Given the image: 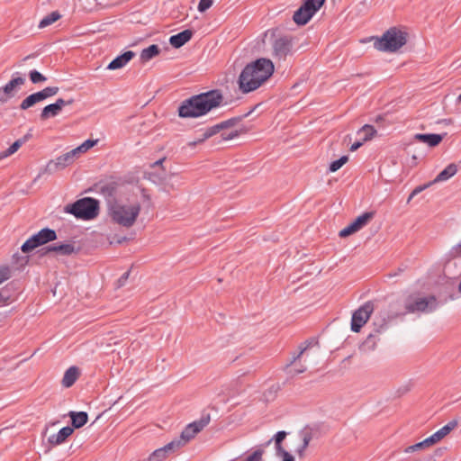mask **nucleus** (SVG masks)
Returning a JSON list of instances; mask_svg holds the SVG:
<instances>
[{
    "label": "nucleus",
    "instance_id": "obj_1",
    "mask_svg": "<svg viewBox=\"0 0 461 461\" xmlns=\"http://www.w3.org/2000/svg\"><path fill=\"white\" fill-rule=\"evenodd\" d=\"M115 188L110 185L102 186L101 194L106 198L108 204V211L112 220L126 228L134 225L140 212V204L135 203H122L115 199Z\"/></svg>",
    "mask_w": 461,
    "mask_h": 461
},
{
    "label": "nucleus",
    "instance_id": "obj_2",
    "mask_svg": "<svg viewBox=\"0 0 461 461\" xmlns=\"http://www.w3.org/2000/svg\"><path fill=\"white\" fill-rule=\"evenodd\" d=\"M222 103L223 95L220 90L201 93L182 102L178 107V115L182 118L200 117L221 106Z\"/></svg>",
    "mask_w": 461,
    "mask_h": 461
},
{
    "label": "nucleus",
    "instance_id": "obj_3",
    "mask_svg": "<svg viewBox=\"0 0 461 461\" xmlns=\"http://www.w3.org/2000/svg\"><path fill=\"white\" fill-rule=\"evenodd\" d=\"M274 72L273 62L265 58L248 64L239 77V87L242 93L258 89Z\"/></svg>",
    "mask_w": 461,
    "mask_h": 461
},
{
    "label": "nucleus",
    "instance_id": "obj_4",
    "mask_svg": "<svg viewBox=\"0 0 461 461\" xmlns=\"http://www.w3.org/2000/svg\"><path fill=\"white\" fill-rule=\"evenodd\" d=\"M407 36L406 32L392 27L375 40L374 46L380 51L394 52L406 44Z\"/></svg>",
    "mask_w": 461,
    "mask_h": 461
},
{
    "label": "nucleus",
    "instance_id": "obj_5",
    "mask_svg": "<svg viewBox=\"0 0 461 461\" xmlns=\"http://www.w3.org/2000/svg\"><path fill=\"white\" fill-rule=\"evenodd\" d=\"M66 212L77 219L93 220L99 213V202L92 197H84L67 205Z\"/></svg>",
    "mask_w": 461,
    "mask_h": 461
},
{
    "label": "nucleus",
    "instance_id": "obj_6",
    "mask_svg": "<svg viewBox=\"0 0 461 461\" xmlns=\"http://www.w3.org/2000/svg\"><path fill=\"white\" fill-rule=\"evenodd\" d=\"M57 239V233L54 230L44 228L30 237L21 247L23 253H30L36 248L45 245L48 242Z\"/></svg>",
    "mask_w": 461,
    "mask_h": 461
},
{
    "label": "nucleus",
    "instance_id": "obj_7",
    "mask_svg": "<svg viewBox=\"0 0 461 461\" xmlns=\"http://www.w3.org/2000/svg\"><path fill=\"white\" fill-rule=\"evenodd\" d=\"M438 307L437 298L433 295L428 297L410 298L405 303L407 312H431Z\"/></svg>",
    "mask_w": 461,
    "mask_h": 461
},
{
    "label": "nucleus",
    "instance_id": "obj_8",
    "mask_svg": "<svg viewBox=\"0 0 461 461\" xmlns=\"http://www.w3.org/2000/svg\"><path fill=\"white\" fill-rule=\"evenodd\" d=\"M24 83L25 77L20 76L18 72L14 73L12 79L4 86L0 87V105L7 103L11 98L15 96Z\"/></svg>",
    "mask_w": 461,
    "mask_h": 461
},
{
    "label": "nucleus",
    "instance_id": "obj_9",
    "mask_svg": "<svg viewBox=\"0 0 461 461\" xmlns=\"http://www.w3.org/2000/svg\"><path fill=\"white\" fill-rule=\"evenodd\" d=\"M373 312L374 304L372 302H366L356 310L351 318V330L354 332H359L361 328L369 320Z\"/></svg>",
    "mask_w": 461,
    "mask_h": 461
},
{
    "label": "nucleus",
    "instance_id": "obj_10",
    "mask_svg": "<svg viewBox=\"0 0 461 461\" xmlns=\"http://www.w3.org/2000/svg\"><path fill=\"white\" fill-rule=\"evenodd\" d=\"M294 43L291 36H281L272 43L273 57L278 60H285L294 53Z\"/></svg>",
    "mask_w": 461,
    "mask_h": 461
},
{
    "label": "nucleus",
    "instance_id": "obj_11",
    "mask_svg": "<svg viewBox=\"0 0 461 461\" xmlns=\"http://www.w3.org/2000/svg\"><path fill=\"white\" fill-rule=\"evenodd\" d=\"M209 422V418L207 420H200L198 421H194L188 424L185 429L182 431L180 437L172 440L174 443H177V448L179 449L181 447L185 446L188 441H190L194 436L200 432Z\"/></svg>",
    "mask_w": 461,
    "mask_h": 461
},
{
    "label": "nucleus",
    "instance_id": "obj_12",
    "mask_svg": "<svg viewBox=\"0 0 461 461\" xmlns=\"http://www.w3.org/2000/svg\"><path fill=\"white\" fill-rule=\"evenodd\" d=\"M78 157V154L73 149L72 150L58 157L54 160H50L44 168V172L53 174L58 170L64 169L66 167L71 165Z\"/></svg>",
    "mask_w": 461,
    "mask_h": 461
},
{
    "label": "nucleus",
    "instance_id": "obj_13",
    "mask_svg": "<svg viewBox=\"0 0 461 461\" xmlns=\"http://www.w3.org/2000/svg\"><path fill=\"white\" fill-rule=\"evenodd\" d=\"M373 216L374 213L371 212H365L359 215L353 222H351L349 225H348L346 228L342 229L339 231V237L345 238L360 230L368 223V221L373 218Z\"/></svg>",
    "mask_w": 461,
    "mask_h": 461
},
{
    "label": "nucleus",
    "instance_id": "obj_14",
    "mask_svg": "<svg viewBox=\"0 0 461 461\" xmlns=\"http://www.w3.org/2000/svg\"><path fill=\"white\" fill-rule=\"evenodd\" d=\"M239 121L240 118H231L227 121L221 122L218 124H215L212 127H209L203 131H201V133L197 137V142H203L204 140L214 136L221 131L234 126Z\"/></svg>",
    "mask_w": 461,
    "mask_h": 461
},
{
    "label": "nucleus",
    "instance_id": "obj_15",
    "mask_svg": "<svg viewBox=\"0 0 461 461\" xmlns=\"http://www.w3.org/2000/svg\"><path fill=\"white\" fill-rule=\"evenodd\" d=\"M73 103V99L65 100L62 98H59L56 100L55 103L46 105L42 109L40 117L41 120H47L49 118L55 117L59 114L64 106L70 105Z\"/></svg>",
    "mask_w": 461,
    "mask_h": 461
},
{
    "label": "nucleus",
    "instance_id": "obj_16",
    "mask_svg": "<svg viewBox=\"0 0 461 461\" xmlns=\"http://www.w3.org/2000/svg\"><path fill=\"white\" fill-rule=\"evenodd\" d=\"M374 327H375V332H371L366 339V340L363 343V347L366 348L368 349H374L376 341H377V335L383 332L386 329L387 322L384 318H381L379 320L375 319L374 321Z\"/></svg>",
    "mask_w": 461,
    "mask_h": 461
},
{
    "label": "nucleus",
    "instance_id": "obj_17",
    "mask_svg": "<svg viewBox=\"0 0 461 461\" xmlns=\"http://www.w3.org/2000/svg\"><path fill=\"white\" fill-rule=\"evenodd\" d=\"M316 13L313 8L308 6V5L303 4L299 9L294 12L293 19L296 24L304 25Z\"/></svg>",
    "mask_w": 461,
    "mask_h": 461
},
{
    "label": "nucleus",
    "instance_id": "obj_18",
    "mask_svg": "<svg viewBox=\"0 0 461 461\" xmlns=\"http://www.w3.org/2000/svg\"><path fill=\"white\" fill-rule=\"evenodd\" d=\"M177 449V443L171 441L164 447L153 451L149 457V461H162L167 456L168 454L174 453Z\"/></svg>",
    "mask_w": 461,
    "mask_h": 461
},
{
    "label": "nucleus",
    "instance_id": "obj_19",
    "mask_svg": "<svg viewBox=\"0 0 461 461\" xmlns=\"http://www.w3.org/2000/svg\"><path fill=\"white\" fill-rule=\"evenodd\" d=\"M47 252H56L62 256H70L77 253L78 248H76L75 243H63V244H52L46 248Z\"/></svg>",
    "mask_w": 461,
    "mask_h": 461
},
{
    "label": "nucleus",
    "instance_id": "obj_20",
    "mask_svg": "<svg viewBox=\"0 0 461 461\" xmlns=\"http://www.w3.org/2000/svg\"><path fill=\"white\" fill-rule=\"evenodd\" d=\"M134 52L131 50L125 51L122 55L113 59L107 66V69L115 70L123 68L133 57Z\"/></svg>",
    "mask_w": 461,
    "mask_h": 461
},
{
    "label": "nucleus",
    "instance_id": "obj_21",
    "mask_svg": "<svg viewBox=\"0 0 461 461\" xmlns=\"http://www.w3.org/2000/svg\"><path fill=\"white\" fill-rule=\"evenodd\" d=\"M413 139L428 144L429 147H436L443 140V135L437 133H416Z\"/></svg>",
    "mask_w": 461,
    "mask_h": 461
},
{
    "label": "nucleus",
    "instance_id": "obj_22",
    "mask_svg": "<svg viewBox=\"0 0 461 461\" xmlns=\"http://www.w3.org/2000/svg\"><path fill=\"white\" fill-rule=\"evenodd\" d=\"M74 429L69 426H66L59 429V431L56 434H53L49 437L48 440L50 444L53 446H58L66 441V439L73 433Z\"/></svg>",
    "mask_w": 461,
    "mask_h": 461
},
{
    "label": "nucleus",
    "instance_id": "obj_23",
    "mask_svg": "<svg viewBox=\"0 0 461 461\" xmlns=\"http://www.w3.org/2000/svg\"><path fill=\"white\" fill-rule=\"evenodd\" d=\"M193 36V32L191 30H185L177 34L172 35L169 38V43L174 48H180L184 46L186 42H188Z\"/></svg>",
    "mask_w": 461,
    "mask_h": 461
},
{
    "label": "nucleus",
    "instance_id": "obj_24",
    "mask_svg": "<svg viewBox=\"0 0 461 461\" xmlns=\"http://www.w3.org/2000/svg\"><path fill=\"white\" fill-rule=\"evenodd\" d=\"M299 435L302 439V444L295 449V453L300 458H303L304 456V452L312 438V435L308 429L301 430Z\"/></svg>",
    "mask_w": 461,
    "mask_h": 461
},
{
    "label": "nucleus",
    "instance_id": "obj_25",
    "mask_svg": "<svg viewBox=\"0 0 461 461\" xmlns=\"http://www.w3.org/2000/svg\"><path fill=\"white\" fill-rule=\"evenodd\" d=\"M79 375V369L73 366H70L64 374L62 378V385L66 388L72 386Z\"/></svg>",
    "mask_w": 461,
    "mask_h": 461
},
{
    "label": "nucleus",
    "instance_id": "obj_26",
    "mask_svg": "<svg viewBox=\"0 0 461 461\" xmlns=\"http://www.w3.org/2000/svg\"><path fill=\"white\" fill-rule=\"evenodd\" d=\"M68 416L71 419L73 429L83 427L88 420V415L86 411H69Z\"/></svg>",
    "mask_w": 461,
    "mask_h": 461
},
{
    "label": "nucleus",
    "instance_id": "obj_27",
    "mask_svg": "<svg viewBox=\"0 0 461 461\" xmlns=\"http://www.w3.org/2000/svg\"><path fill=\"white\" fill-rule=\"evenodd\" d=\"M457 172V167L456 164L451 163L445 167L432 181V183L443 182L448 180L450 177L455 176Z\"/></svg>",
    "mask_w": 461,
    "mask_h": 461
},
{
    "label": "nucleus",
    "instance_id": "obj_28",
    "mask_svg": "<svg viewBox=\"0 0 461 461\" xmlns=\"http://www.w3.org/2000/svg\"><path fill=\"white\" fill-rule=\"evenodd\" d=\"M160 52V49L158 45L156 44H152L150 46H149L148 48H145L141 50L140 52V60L142 62H147L149 60H150L151 59L155 58L156 56H158Z\"/></svg>",
    "mask_w": 461,
    "mask_h": 461
},
{
    "label": "nucleus",
    "instance_id": "obj_29",
    "mask_svg": "<svg viewBox=\"0 0 461 461\" xmlns=\"http://www.w3.org/2000/svg\"><path fill=\"white\" fill-rule=\"evenodd\" d=\"M376 133L375 129L374 126L369 124H365L361 129H359L357 132V135L359 140H362V142H366L370 140L374 135Z\"/></svg>",
    "mask_w": 461,
    "mask_h": 461
},
{
    "label": "nucleus",
    "instance_id": "obj_30",
    "mask_svg": "<svg viewBox=\"0 0 461 461\" xmlns=\"http://www.w3.org/2000/svg\"><path fill=\"white\" fill-rule=\"evenodd\" d=\"M59 18L60 14L59 12H52L50 14L46 15L43 19H41V21L39 23V28H45L58 21Z\"/></svg>",
    "mask_w": 461,
    "mask_h": 461
},
{
    "label": "nucleus",
    "instance_id": "obj_31",
    "mask_svg": "<svg viewBox=\"0 0 461 461\" xmlns=\"http://www.w3.org/2000/svg\"><path fill=\"white\" fill-rule=\"evenodd\" d=\"M12 302V293L10 288L3 287L0 289V307L9 304Z\"/></svg>",
    "mask_w": 461,
    "mask_h": 461
},
{
    "label": "nucleus",
    "instance_id": "obj_32",
    "mask_svg": "<svg viewBox=\"0 0 461 461\" xmlns=\"http://www.w3.org/2000/svg\"><path fill=\"white\" fill-rule=\"evenodd\" d=\"M286 432L284 430L278 431L272 439H270L267 444H270V442L274 439L275 440V447L276 452L284 449L282 447V441L285 438Z\"/></svg>",
    "mask_w": 461,
    "mask_h": 461
},
{
    "label": "nucleus",
    "instance_id": "obj_33",
    "mask_svg": "<svg viewBox=\"0 0 461 461\" xmlns=\"http://www.w3.org/2000/svg\"><path fill=\"white\" fill-rule=\"evenodd\" d=\"M97 141H98L97 140H86L81 145L75 148V150L77 151V153L79 156L81 153H84V152L87 151L89 149H91L92 147H94L97 143Z\"/></svg>",
    "mask_w": 461,
    "mask_h": 461
},
{
    "label": "nucleus",
    "instance_id": "obj_34",
    "mask_svg": "<svg viewBox=\"0 0 461 461\" xmlns=\"http://www.w3.org/2000/svg\"><path fill=\"white\" fill-rule=\"evenodd\" d=\"M304 346H300V351L297 354H294L287 363L286 367L291 366L295 361H297L302 355L306 351V349L311 346V342L306 341Z\"/></svg>",
    "mask_w": 461,
    "mask_h": 461
},
{
    "label": "nucleus",
    "instance_id": "obj_35",
    "mask_svg": "<svg viewBox=\"0 0 461 461\" xmlns=\"http://www.w3.org/2000/svg\"><path fill=\"white\" fill-rule=\"evenodd\" d=\"M348 160V158L347 156H342L339 159L332 161L329 167L330 172H336L344 164H346Z\"/></svg>",
    "mask_w": 461,
    "mask_h": 461
},
{
    "label": "nucleus",
    "instance_id": "obj_36",
    "mask_svg": "<svg viewBox=\"0 0 461 461\" xmlns=\"http://www.w3.org/2000/svg\"><path fill=\"white\" fill-rule=\"evenodd\" d=\"M29 77H30L32 83H33V84L42 83L47 80L45 76H43L41 73H40L39 71H37L35 69L31 70L29 72Z\"/></svg>",
    "mask_w": 461,
    "mask_h": 461
},
{
    "label": "nucleus",
    "instance_id": "obj_37",
    "mask_svg": "<svg viewBox=\"0 0 461 461\" xmlns=\"http://www.w3.org/2000/svg\"><path fill=\"white\" fill-rule=\"evenodd\" d=\"M37 103H39L38 100L34 97L33 94H32L22 101L20 109L27 110Z\"/></svg>",
    "mask_w": 461,
    "mask_h": 461
},
{
    "label": "nucleus",
    "instance_id": "obj_38",
    "mask_svg": "<svg viewBox=\"0 0 461 461\" xmlns=\"http://www.w3.org/2000/svg\"><path fill=\"white\" fill-rule=\"evenodd\" d=\"M425 448H428V446H427V443L424 440L419 442V443H416L414 445H411V446H409L406 449H405V452L406 453H411V452H415V451H420V450H423Z\"/></svg>",
    "mask_w": 461,
    "mask_h": 461
},
{
    "label": "nucleus",
    "instance_id": "obj_39",
    "mask_svg": "<svg viewBox=\"0 0 461 461\" xmlns=\"http://www.w3.org/2000/svg\"><path fill=\"white\" fill-rule=\"evenodd\" d=\"M457 426V421L456 420H450L448 423H447L445 426H443L441 429H439L440 432L443 434V436L448 435Z\"/></svg>",
    "mask_w": 461,
    "mask_h": 461
},
{
    "label": "nucleus",
    "instance_id": "obj_40",
    "mask_svg": "<svg viewBox=\"0 0 461 461\" xmlns=\"http://www.w3.org/2000/svg\"><path fill=\"white\" fill-rule=\"evenodd\" d=\"M264 451L262 449H257L250 455H249L244 460L242 461H262Z\"/></svg>",
    "mask_w": 461,
    "mask_h": 461
},
{
    "label": "nucleus",
    "instance_id": "obj_41",
    "mask_svg": "<svg viewBox=\"0 0 461 461\" xmlns=\"http://www.w3.org/2000/svg\"><path fill=\"white\" fill-rule=\"evenodd\" d=\"M325 1L326 0H303V4L308 5V6L318 12L324 5Z\"/></svg>",
    "mask_w": 461,
    "mask_h": 461
},
{
    "label": "nucleus",
    "instance_id": "obj_42",
    "mask_svg": "<svg viewBox=\"0 0 461 461\" xmlns=\"http://www.w3.org/2000/svg\"><path fill=\"white\" fill-rule=\"evenodd\" d=\"M213 5V0H200L197 10L200 13H204Z\"/></svg>",
    "mask_w": 461,
    "mask_h": 461
},
{
    "label": "nucleus",
    "instance_id": "obj_43",
    "mask_svg": "<svg viewBox=\"0 0 461 461\" xmlns=\"http://www.w3.org/2000/svg\"><path fill=\"white\" fill-rule=\"evenodd\" d=\"M23 145V141H21L19 139L17 140H15L6 150V154L8 156H11L13 155L14 153H15L19 148Z\"/></svg>",
    "mask_w": 461,
    "mask_h": 461
},
{
    "label": "nucleus",
    "instance_id": "obj_44",
    "mask_svg": "<svg viewBox=\"0 0 461 461\" xmlns=\"http://www.w3.org/2000/svg\"><path fill=\"white\" fill-rule=\"evenodd\" d=\"M276 455L278 457H282L283 461H294V456L289 452H287L285 449L276 451Z\"/></svg>",
    "mask_w": 461,
    "mask_h": 461
},
{
    "label": "nucleus",
    "instance_id": "obj_45",
    "mask_svg": "<svg viewBox=\"0 0 461 461\" xmlns=\"http://www.w3.org/2000/svg\"><path fill=\"white\" fill-rule=\"evenodd\" d=\"M47 96V98L51 97L55 95H57L59 91V88L58 86H47L42 89Z\"/></svg>",
    "mask_w": 461,
    "mask_h": 461
},
{
    "label": "nucleus",
    "instance_id": "obj_46",
    "mask_svg": "<svg viewBox=\"0 0 461 461\" xmlns=\"http://www.w3.org/2000/svg\"><path fill=\"white\" fill-rule=\"evenodd\" d=\"M10 277V270L7 267H0V285Z\"/></svg>",
    "mask_w": 461,
    "mask_h": 461
},
{
    "label": "nucleus",
    "instance_id": "obj_47",
    "mask_svg": "<svg viewBox=\"0 0 461 461\" xmlns=\"http://www.w3.org/2000/svg\"><path fill=\"white\" fill-rule=\"evenodd\" d=\"M238 135H239V132H238V131L235 130V131H230V132H222L221 134V140L226 141V140L234 139Z\"/></svg>",
    "mask_w": 461,
    "mask_h": 461
},
{
    "label": "nucleus",
    "instance_id": "obj_48",
    "mask_svg": "<svg viewBox=\"0 0 461 461\" xmlns=\"http://www.w3.org/2000/svg\"><path fill=\"white\" fill-rule=\"evenodd\" d=\"M129 276H130V271H126L121 276V277L117 280V285H116L117 288H120L126 284V282L129 278Z\"/></svg>",
    "mask_w": 461,
    "mask_h": 461
},
{
    "label": "nucleus",
    "instance_id": "obj_49",
    "mask_svg": "<svg viewBox=\"0 0 461 461\" xmlns=\"http://www.w3.org/2000/svg\"><path fill=\"white\" fill-rule=\"evenodd\" d=\"M433 183L432 182H429L428 184H425V185H418L417 187H415L412 191V195H417L418 194H420V192H422L423 190L427 189L428 187H429Z\"/></svg>",
    "mask_w": 461,
    "mask_h": 461
},
{
    "label": "nucleus",
    "instance_id": "obj_50",
    "mask_svg": "<svg viewBox=\"0 0 461 461\" xmlns=\"http://www.w3.org/2000/svg\"><path fill=\"white\" fill-rule=\"evenodd\" d=\"M34 97L38 100V102H41L45 99H47V96L43 90H41L39 92L33 93Z\"/></svg>",
    "mask_w": 461,
    "mask_h": 461
},
{
    "label": "nucleus",
    "instance_id": "obj_51",
    "mask_svg": "<svg viewBox=\"0 0 461 461\" xmlns=\"http://www.w3.org/2000/svg\"><path fill=\"white\" fill-rule=\"evenodd\" d=\"M34 97L38 100V102H41L45 99H47V96L43 90H41L39 92L33 93Z\"/></svg>",
    "mask_w": 461,
    "mask_h": 461
},
{
    "label": "nucleus",
    "instance_id": "obj_52",
    "mask_svg": "<svg viewBox=\"0 0 461 461\" xmlns=\"http://www.w3.org/2000/svg\"><path fill=\"white\" fill-rule=\"evenodd\" d=\"M451 253L454 256H461V242L452 249Z\"/></svg>",
    "mask_w": 461,
    "mask_h": 461
},
{
    "label": "nucleus",
    "instance_id": "obj_53",
    "mask_svg": "<svg viewBox=\"0 0 461 461\" xmlns=\"http://www.w3.org/2000/svg\"><path fill=\"white\" fill-rule=\"evenodd\" d=\"M364 144V142H362L361 140L358 139L357 141L354 142L351 147H350V151H356L357 149H358L362 145Z\"/></svg>",
    "mask_w": 461,
    "mask_h": 461
},
{
    "label": "nucleus",
    "instance_id": "obj_54",
    "mask_svg": "<svg viewBox=\"0 0 461 461\" xmlns=\"http://www.w3.org/2000/svg\"><path fill=\"white\" fill-rule=\"evenodd\" d=\"M32 130L30 129L29 131L23 138L19 139L21 141H23V144L27 142L32 137Z\"/></svg>",
    "mask_w": 461,
    "mask_h": 461
},
{
    "label": "nucleus",
    "instance_id": "obj_55",
    "mask_svg": "<svg viewBox=\"0 0 461 461\" xmlns=\"http://www.w3.org/2000/svg\"><path fill=\"white\" fill-rule=\"evenodd\" d=\"M425 441L427 443L428 447H432L433 445L437 444L438 442L435 440L434 437L431 435L429 438H425Z\"/></svg>",
    "mask_w": 461,
    "mask_h": 461
},
{
    "label": "nucleus",
    "instance_id": "obj_56",
    "mask_svg": "<svg viewBox=\"0 0 461 461\" xmlns=\"http://www.w3.org/2000/svg\"><path fill=\"white\" fill-rule=\"evenodd\" d=\"M432 436L434 437L437 442H439L442 438H445V436H443L439 429L433 433Z\"/></svg>",
    "mask_w": 461,
    "mask_h": 461
},
{
    "label": "nucleus",
    "instance_id": "obj_57",
    "mask_svg": "<svg viewBox=\"0 0 461 461\" xmlns=\"http://www.w3.org/2000/svg\"><path fill=\"white\" fill-rule=\"evenodd\" d=\"M201 142H197V138L194 140H191L187 143V145L191 148L195 147L197 144H200Z\"/></svg>",
    "mask_w": 461,
    "mask_h": 461
},
{
    "label": "nucleus",
    "instance_id": "obj_58",
    "mask_svg": "<svg viewBox=\"0 0 461 461\" xmlns=\"http://www.w3.org/2000/svg\"><path fill=\"white\" fill-rule=\"evenodd\" d=\"M305 370H306V367L305 366H302L301 368H295L294 370V374H301V373H303Z\"/></svg>",
    "mask_w": 461,
    "mask_h": 461
},
{
    "label": "nucleus",
    "instance_id": "obj_59",
    "mask_svg": "<svg viewBox=\"0 0 461 461\" xmlns=\"http://www.w3.org/2000/svg\"><path fill=\"white\" fill-rule=\"evenodd\" d=\"M164 160H165V158H160V159L155 161L154 164H153V167H155V166H161Z\"/></svg>",
    "mask_w": 461,
    "mask_h": 461
},
{
    "label": "nucleus",
    "instance_id": "obj_60",
    "mask_svg": "<svg viewBox=\"0 0 461 461\" xmlns=\"http://www.w3.org/2000/svg\"><path fill=\"white\" fill-rule=\"evenodd\" d=\"M7 157L9 156L6 154V150L0 152V160Z\"/></svg>",
    "mask_w": 461,
    "mask_h": 461
},
{
    "label": "nucleus",
    "instance_id": "obj_61",
    "mask_svg": "<svg viewBox=\"0 0 461 461\" xmlns=\"http://www.w3.org/2000/svg\"><path fill=\"white\" fill-rule=\"evenodd\" d=\"M415 195H412V192L411 193L409 198H408V202L411 201Z\"/></svg>",
    "mask_w": 461,
    "mask_h": 461
},
{
    "label": "nucleus",
    "instance_id": "obj_62",
    "mask_svg": "<svg viewBox=\"0 0 461 461\" xmlns=\"http://www.w3.org/2000/svg\"><path fill=\"white\" fill-rule=\"evenodd\" d=\"M457 102L461 103V94L457 96Z\"/></svg>",
    "mask_w": 461,
    "mask_h": 461
},
{
    "label": "nucleus",
    "instance_id": "obj_63",
    "mask_svg": "<svg viewBox=\"0 0 461 461\" xmlns=\"http://www.w3.org/2000/svg\"><path fill=\"white\" fill-rule=\"evenodd\" d=\"M39 177H41V174L38 175L34 181H36Z\"/></svg>",
    "mask_w": 461,
    "mask_h": 461
}]
</instances>
